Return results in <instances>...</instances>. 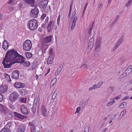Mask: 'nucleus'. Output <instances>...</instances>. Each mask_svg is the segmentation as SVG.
I'll list each match as a JSON object with an SVG mask.
<instances>
[{
    "mask_svg": "<svg viewBox=\"0 0 132 132\" xmlns=\"http://www.w3.org/2000/svg\"><path fill=\"white\" fill-rule=\"evenodd\" d=\"M56 80V78H54L53 79V80L52 81V82H53V81H54V82L53 83V84L52 85L53 86L54 85V84L55 83Z\"/></svg>",
    "mask_w": 132,
    "mask_h": 132,
    "instance_id": "52",
    "label": "nucleus"
},
{
    "mask_svg": "<svg viewBox=\"0 0 132 132\" xmlns=\"http://www.w3.org/2000/svg\"><path fill=\"white\" fill-rule=\"evenodd\" d=\"M5 78L6 80L8 81H11V80L10 79V76L6 73H5Z\"/></svg>",
    "mask_w": 132,
    "mask_h": 132,
    "instance_id": "30",
    "label": "nucleus"
},
{
    "mask_svg": "<svg viewBox=\"0 0 132 132\" xmlns=\"http://www.w3.org/2000/svg\"><path fill=\"white\" fill-rule=\"evenodd\" d=\"M11 131L10 129H8L4 127L1 130L0 132H11Z\"/></svg>",
    "mask_w": 132,
    "mask_h": 132,
    "instance_id": "28",
    "label": "nucleus"
},
{
    "mask_svg": "<svg viewBox=\"0 0 132 132\" xmlns=\"http://www.w3.org/2000/svg\"><path fill=\"white\" fill-rule=\"evenodd\" d=\"M88 101L87 100V102H86V101H82L80 103V105L82 107V108H84L88 102Z\"/></svg>",
    "mask_w": 132,
    "mask_h": 132,
    "instance_id": "25",
    "label": "nucleus"
},
{
    "mask_svg": "<svg viewBox=\"0 0 132 132\" xmlns=\"http://www.w3.org/2000/svg\"><path fill=\"white\" fill-rule=\"evenodd\" d=\"M126 110H124L123 111H122L121 113L120 114H122V116H123L126 113Z\"/></svg>",
    "mask_w": 132,
    "mask_h": 132,
    "instance_id": "51",
    "label": "nucleus"
},
{
    "mask_svg": "<svg viewBox=\"0 0 132 132\" xmlns=\"http://www.w3.org/2000/svg\"><path fill=\"white\" fill-rule=\"evenodd\" d=\"M60 18V15L59 14L58 16V18L57 19V24L58 25H59V23Z\"/></svg>",
    "mask_w": 132,
    "mask_h": 132,
    "instance_id": "44",
    "label": "nucleus"
},
{
    "mask_svg": "<svg viewBox=\"0 0 132 132\" xmlns=\"http://www.w3.org/2000/svg\"><path fill=\"white\" fill-rule=\"evenodd\" d=\"M31 132H37L36 131V130L35 128V126H33V127H31Z\"/></svg>",
    "mask_w": 132,
    "mask_h": 132,
    "instance_id": "36",
    "label": "nucleus"
},
{
    "mask_svg": "<svg viewBox=\"0 0 132 132\" xmlns=\"http://www.w3.org/2000/svg\"><path fill=\"white\" fill-rule=\"evenodd\" d=\"M94 38L92 37L89 40L88 44V47L87 48V51L89 52L92 48L94 43Z\"/></svg>",
    "mask_w": 132,
    "mask_h": 132,
    "instance_id": "6",
    "label": "nucleus"
},
{
    "mask_svg": "<svg viewBox=\"0 0 132 132\" xmlns=\"http://www.w3.org/2000/svg\"><path fill=\"white\" fill-rule=\"evenodd\" d=\"M61 71H59L57 69L55 72V75L56 76L58 75L60 73Z\"/></svg>",
    "mask_w": 132,
    "mask_h": 132,
    "instance_id": "49",
    "label": "nucleus"
},
{
    "mask_svg": "<svg viewBox=\"0 0 132 132\" xmlns=\"http://www.w3.org/2000/svg\"><path fill=\"white\" fill-rule=\"evenodd\" d=\"M77 16L75 17L74 18V19L73 20L72 23H76V21L77 20Z\"/></svg>",
    "mask_w": 132,
    "mask_h": 132,
    "instance_id": "50",
    "label": "nucleus"
},
{
    "mask_svg": "<svg viewBox=\"0 0 132 132\" xmlns=\"http://www.w3.org/2000/svg\"><path fill=\"white\" fill-rule=\"evenodd\" d=\"M52 36H50L44 37L43 39V42L45 43H47L51 41Z\"/></svg>",
    "mask_w": 132,
    "mask_h": 132,
    "instance_id": "13",
    "label": "nucleus"
},
{
    "mask_svg": "<svg viewBox=\"0 0 132 132\" xmlns=\"http://www.w3.org/2000/svg\"><path fill=\"white\" fill-rule=\"evenodd\" d=\"M25 127L23 125H20L18 129V132H24L25 130Z\"/></svg>",
    "mask_w": 132,
    "mask_h": 132,
    "instance_id": "22",
    "label": "nucleus"
},
{
    "mask_svg": "<svg viewBox=\"0 0 132 132\" xmlns=\"http://www.w3.org/2000/svg\"><path fill=\"white\" fill-rule=\"evenodd\" d=\"M40 110L42 114L44 117H46L47 116V111L44 105H42Z\"/></svg>",
    "mask_w": 132,
    "mask_h": 132,
    "instance_id": "11",
    "label": "nucleus"
},
{
    "mask_svg": "<svg viewBox=\"0 0 132 132\" xmlns=\"http://www.w3.org/2000/svg\"><path fill=\"white\" fill-rule=\"evenodd\" d=\"M37 104V101L36 99H35L34 102L33 104V106H34L35 107H36Z\"/></svg>",
    "mask_w": 132,
    "mask_h": 132,
    "instance_id": "39",
    "label": "nucleus"
},
{
    "mask_svg": "<svg viewBox=\"0 0 132 132\" xmlns=\"http://www.w3.org/2000/svg\"><path fill=\"white\" fill-rule=\"evenodd\" d=\"M53 49L52 48H51L49 50V54L50 55H52L53 54L52 51Z\"/></svg>",
    "mask_w": 132,
    "mask_h": 132,
    "instance_id": "58",
    "label": "nucleus"
},
{
    "mask_svg": "<svg viewBox=\"0 0 132 132\" xmlns=\"http://www.w3.org/2000/svg\"><path fill=\"white\" fill-rule=\"evenodd\" d=\"M47 24H46L45 23H43L42 24L41 26V27L43 28H45Z\"/></svg>",
    "mask_w": 132,
    "mask_h": 132,
    "instance_id": "62",
    "label": "nucleus"
},
{
    "mask_svg": "<svg viewBox=\"0 0 132 132\" xmlns=\"http://www.w3.org/2000/svg\"><path fill=\"white\" fill-rule=\"evenodd\" d=\"M16 0H10V1L7 2L8 4H13L15 2Z\"/></svg>",
    "mask_w": 132,
    "mask_h": 132,
    "instance_id": "40",
    "label": "nucleus"
},
{
    "mask_svg": "<svg viewBox=\"0 0 132 132\" xmlns=\"http://www.w3.org/2000/svg\"><path fill=\"white\" fill-rule=\"evenodd\" d=\"M71 10H70V11L68 15V18H70V17Z\"/></svg>",
    "mask_w": 132,
    "mask_h": 132,
    "instance_id": "61",
    "label": "nucleus"
},
{
    "mask_svg": "<svg viewBox=\"0 0 132 132\" xmlns=\"http://www.w3.org/2000/svg\"><path fill=\"white\" fill-rule=\"evenodd\" d=\"M3 99V96L2 94L0 93V102L2 101Z\"/></svg>",
    "mask_w": 132,
    "mask_h": 132,
    "instance_id": "54",
    "label": "nucleus"
},
{
    "mask_svg": "<svg viewBox=\"0 0 132 132\" xmlns=\"http://www.w3.org/2000/svg\"><path fill=\"white\" fill-rule=\"evenodd\" d=\"M24 61L23 60L21 59L20 57H18L16 59H15L14 60L12 61V62L10 64H9L10 65V68L11 67V65L13 64H14L17 63H22L24 62Z\"/></svg>",
    "mask_w": 132,
    "mask_h": 132,
    "instance_id": "8",
    "label": "nucleus"
},
{
    "mask_svg": "<svg viewBox=\"0 0 132 132\" xmlns=\"http://www.w3.org/2000/svg\"><path fill=\"white\" fill-rule=\"evenodd\" d=\"M28 27L31 30H33L37 28L38 24L37 21L34 19H30L28 21Z\"/></svg>",
    "mask_w": 132,
    "mask_h": 132,
    "instance_id": "2",
    "label": "nucleus"
},
{
    "mask_svg": "<svg viewBox=\"0 0 132 132\" xmlns=\"http://www.w3.org/2000/svg\"><path fill=\"white\" fill-rule=\"evenodd\" d=\"M89 127L86 126L84 129V132H88Z\"/></svg>",
    "mask_w": 132,
    "mask_h": 132,
    "instance_id": "43",
    "label": "nucleus"
},
{
    "mask_svg": "<svg viewBox=\"0 0 132 132\" xmlns=\"http://www.w3.org/2000/svg\"><path fill=\"white\" fill-rule=\"evenodd\" d=\"M19 72L18 70H15L13 71L11 74V77L12 78L17 79L19 78Z\"/></svg>",
    "mask_w": 132,
    "mask_h": 132,
    "instance_id": "10",
    "label": "nucleus"
},
{
    "mask_svg": "<svg viewBox=\"0 0 132 132\" xmlns=\"http://www.w3.org/2000/svg\"><path fill=\"white\" fill-rule=\"evenodd\" d=\"M80 68H84L85 69H87L88 68V66L86 64H83L81 65Z\"/></svg>",
    "mask_w": 132,
    "mask_h": 132,
    "instance_id": "33",
    "label": "nucleus"
},
{
    "mask_svg": "<svg viewBox=\"0 0 132 132\" xmlns=\"http://www.w3.org/2000/svg\"><path fill=\"white\" fill-rule=\"evenodd\" d=\"M48 0H43L41 2H40V4L42 6V7L43 8H45L46 7L48 3Z\"/></svg>",
    "mask_w": 132,
    "mask_h": 132,
    "instance_id": "20",
    "label": "nucleus"
},
{
    "mask_svg": "<svg viewBox=\"0 0 132 132\" xmlns=\"http://www.w3.org/2000/svg\"><path fill=\"white\" fill-rule=\"evenodd\" d=\"M116 20L114 19V20H113V22H112L111 24V26H114V24L116 23V22H117Z\"/></svg>",
    "mask_w": 132,
    "mask_h": 132,
    "instance_id": "55",
    "label": "nucleus"
},
{
    "mask_svg": "<svg viewBox=\"0 0 132 132\" xmlns=\"http://www.w3.org/2000/svg\"><path fill=\"white\" fill-rule=\"evenodd\" d=\"M39 11L38 8L35 7L34 9L31 10L30 12V15L32 17L36 18L38 16Z\"/></svg>",
    "mask_w": 132,
    "mask_h": 132,
    "instance_id": "7",
    "label": "nucleus"
},
{
    "mask_svg": "<svg viewBox=\"0 0 132 132\" xmlns=\"http://www.w3.org/2000/svg\"><path fill=\"white\" fill-rule=\"evenodd\" d=\"M20 92L22 95H24L26 94L27 91L25 88H22L20 90Z\"/></svg>",
    "mask_w": 132,
    "mask_h": 132,
    "instance_id": "23",
    "label": "nucleus"
},
{
    "mask_svg": "<svg viewBox=\"0 0 132 132\" xmlns=\"http://www.w3.org/2000/svg\"><path fill=\"white\" fill-rule=\"evenodd\" d=\"M18 57H20L21 59H22V60H24L25 59V58L24 57H23V56H22L21 55H20L19 54V56Z\"/></svg>",
    "mask_w": 132,
    "mask_h": 132,
    "instance_id": "59",
    "label": "nucleus"
},
{
    "mask_svg": "<svg viewBox=\"0 0 132 132\" xmlns=\"http://www.w3.org/2000/svg\"><path fill=\"white\" fill-rule=\"evenodd\" d=\"M20 108L21 110V112L23 114H25V115H27L28 114V111L26 107L24 105H22Z\"/></svg>",
    "mask_w": 132,
    "mask_h": 132,
    "instance_id": "12",
    "label": "nucleus"
},
{
    "mask_svg": "<svg viewBox=\"0 0 132 132\" xmlns=\"http://www.w3.org/2000/svg\"><path fill=\"white\" fill-rule=\"evenodd\" d=\"M54 59L53 57L49 56L47 60V63L48 64H51L53 63V60Z\"/></svg>",
    "mask_w": 132,
    "mask_h": 132,
    "instance_id": "24",
    "label": "nucleus"
},
{
    "mask_svg": "<svg viewBox=\"0 0 132 132\" xmlns=\"http://www.w3.org/2000/svg\"><path fill=\"white\" fill-rule=\"evenodd\" d=\"M26 5V4L24 2H20L18 5L19 10H21V9L25 7Z\"/></svg>",
    "mask_w": 132,
    "mask_h": 132,
    "instance_id": "19",
    "label": "nucleus"
},
{
    "mask_svg": "<svg viewBox=\"0 0 132 132\" xmlns=\"http://www.w3.org/2000/svg\"><path fill=\"white\" fill-rule=\"evenodd\" d=\"M32 46L31 42L29 40H26L23 43V50L26 51H29L31 49Z\"/></svg>",
    "mask_w": 132,
    "mask_h": 132,
    "instance_id": "3",
    "label": "nucleus"
},
{
    "mask_svg": "<svg viewBox=\"0 0 132 132\" xmlns=\"http://www.w3.org/2000/svg\"><path fill=\"white\" fill-rule=\"evenodd\" d=\"M119 47V46L117 45V44H116L114 48L115 50H116Z\"/></svg>",
    "mask_w": 132,
    "mask_h": 132,
    "instance_id": "64",
    "label": "nucleus"
},
{
    "mask_svg": "<svg viewBox=\"0 0 132 132\" xmlns=\"http://www.w3.org/2000/svg\"><path fill=\"white\" fill-rule=\"evenodd\" d=\"M101 38L100 37L97 40L95 45V50L100 47L101 46Z\"/></svg>",
    "mask_w": 132,
    "mask_h": 132,
    "instance_id": "15",
    "label": "nucleus"
},
{
    "mask_svg": "<svg viewBox=\"0 0 132 132\" xmlns=\"http://www.w3.org/2000/svg\"><path fill=\"white\" fill-rule=\"evenodd\" d=\"M26 98L22 97L20 98V101L21 103H25L26 102Z\"/></svg>",
    "mask_w": 132,
    "mask_h": 132,
    "instance_id": "34",
    "label": "nucleus"
},
{
    "mask_svg": "<svg viewBox=\"0 0 132 132\" xmlns=\"http://www.w3.org/2000/svg\"><path fill=\"white\" fill-rule=\"evenodd\" d=\"M121 97V95H119V96H117L116 97L113 98V99L114 100H115L116 99L118 100Z\"/></svg>",
    "mask_w": 132,
    "mask_h": 132,
    "instance_id": "47",
    "label": "nucleus"
},
{
    "mask_svg": "<svg viewBox=\"0 0 132 132\" xmlns=\"http://www.w3.org/2000/svg\"><path fill=\"white\" fill-rule=\"evenodd\" d=\"M25 55L26 57L28 58H30L32 56V54L29 52H26L25 53Z\"/></svg>",
    "mask_w": 132,
    "mask_h": 132,
    "instance_id": "29",
    "label": "nucleus"
},
{
    "mask_svg": "<svg viewBox=\"0 0 132 132\" xmlns=\"http://www.w3.org/2000/svg\"><path fill=\"white\" fill-rule=\"evenodd\" d=\"M29 125L31 126V127H33V126H35L34 125L33 123L32 122H30L29 123Z\"/></svg>",
    "mask_w": 132,
    "mask_h": 132,
    "instance_id": "53",
    "label": "nucleus"
},
{
    "mask_svg": "<svg viewBox=\"0 0 132 132\" xmlns=\"http://www.w3.org/2000/svg\"><path fill=\"white\" fill-rule=\"evenodd\" d=\"M132 3V0H129L128 2L125 5L127 7H128Z\"/></svg>",
    "mask_w": 132,
    "mask_h": 132,
    "instance_id": "37",
    "label": "nucleus"
},
{
    "mask_svg": "<svg viewBox=\"0 0 132 132\" xmlns=\"http://www.w3.org/2000/svg\"><path fill=\"white\" fill-rule=\"evenodd\" d=\"M24 86V84L19 82H16L14 84L15 87L18 88L23 87Z\"/></svg>",
    "mask_w": 132,
    "mask_h": 132,
    "instance_id": "21",
    "label": "nucleus"
},
{
    "mask_svg": "<svg viewBox=\"0 0 132 132\" xmlns=\"http://www.w3.org/2000/svg\"><path fill=\"white\" fill-rule=\"evenodd\" d=\"M48 20L49 17L48 16H47L45 19V23L47 24V23H48Z\"/></svg>",
    "mask_w": 132,
    "mask_h": 132,
    "instance_id": "56",
    "label": "nucleus"
},
{
    "mask_svg": "<svg viewBox=\"0 0 132 132\" xmlns=\"http://www.w3.org/2000/svg\"><path fill=\"white\" fill-rule=\"evenodd\" d=\"M3 14H0V20L3 19Z\"/></svg>",
    "mask_w": 132,
    "mask_h": 132,
    "instance_id": "60",
    "label": "nucleus"
},
{
    "mask_svg": "<svg viewBox=\"0 0 132 132\" xmlns=\"http://www.w3.org/2000/svg\"><path fill=\"white\" fill-rule=\"evenodd\" d=\"M57 91L56 90L55 91H54L52 96V99L54 100L55 98L56 97V94L57 93Z\"/></svg>",
    "mask_w": 132,
    "mask_h": 132,
    "instance_id": "32",
    "label": "nucleus"
},
{
    "mask_svg": "<svg viewBox=\"0 0 132 132\" xmlns=\"http://www.w3.org/2000/svg\"><path fill=\"white\" fill-rule=\"evenodd\" d=\"M14 113L15 117L18 118H19L21 119H23L24 118H26V117L23 116L20 114H19L16 112H14Z\"/></svg>",
    "mask_w": 132,
    "mask_h": 132,
    "instance_id": "16",
    "label": "nucleus"
},
{
    "mask_svg": "<svg viewBox=\"0 0 132 132\" xmlns=\"http://www.w3.org/2000/svg\"><path fill=\"white\" fill-rule=\"evenodd\" d=\"M124 38V36L122 35L121 37L119 39L118 41L122 43L123 41Z\"/></svg>",
    "mask_w": 132,
    "mask_h": 132,
    "instance_id": "35",
    "label": "nucleus"
},
{
    "mask_svg": "<svg viewBox=\"0 0 132 132\" xmlns=\"http://www.w3.org/2000/svg\"><path fill=\"white\" fill-rule=\"evenodd\" d=\"M12 122L11 121H10L8 122L7 124L4 127L8 129H10L11 126Z\"/></svg>",
    "mask_w": 132,
    "mask_h": 132,
    "instance_id": "27",
    "label": "nucleus"
},
{
    "mask_svg": "<svg viewBox=\"0 0 132 132\" xmlns=\"http://www.w3.org/2000/svg\"><path fill=\"white\" fill-rule=\"evenodd\" d=\"M46 16V15L45 14H42L41 17V18L42 19L41 20H43L45 18Z\"/></svg>",
    "mask_w": 132,
    "mask_h": 132,
    "instance_id": "46",
    "label": "nucleus"
},
{
    "mask_svg": "<svg viewBox=\"0 0 132 132\" xmlns=\"http://www.w3.org/2000/svg\"><path fill=\"white\" fill-rule=\"evenodd\" d=\"M36 107H35L34 106H32V108L31 110L32 112L33 113H35L36 112Z\"/></svg>",
    "mask_w": 132,
    "mask_h": 132,
    "instance_id": "42",
    "label": "nucleus"
},
{
    "mask_svg": "<svg viewBox=\"0 0 132 132\" xmlns=\"http://www.w3.org/2000/svg\"><path fill=\"white\" fill-rule=\"evenodd\" d=\"M64 63H62L58 67L57 69L59 71H61L62 70L63 67L64 66Z\"/></svg>",
    "mask_w": 132,
    "mask_h": 132,
    "instance_id": "31",
    "label": "nucleus"
},
{
    "mask_svg": "<svg viewBox=\"0 0 132 132\" xmlns=\"http://www.w3.org/2000/svg\"><path fill=\"white\" fill-rule=\"evenodd\" d=\"M132 70V66L130 65L124 71L123 73L120 76V78H122L128 75L131 72Z\"/></svg>",
    "mask_w": 132,
    "mask_h": 132,
    "instance_id": "5",
    "label": "nucleus"
},
{
    "mask_svg": "<svg viewBox=\"0 0 132 132\" xmlns=\"http://www.w3.org/2000/svg\"><path fill=\"white\" fill-rule=\"evenodd\" d=\"M7 90V87L6 85L3 86H0V92L4 93L6 92Z\"/></svg>",
    "mask_w": 132,
    "mask_h": 132,
    "instance_id": "18",
    "label": "nucleus"
},
{
    "mask_svg": "<svg viewBox=\"0 0 132 132\" xmlns=\"http://www.w3.org/2000/svg\"><path fill=\"white\" fill-rule=\"evenodd\" d=\"M92 87L94 89L98 88L97 87V86L96 85V84H95L94 85H93Z\"/></svg>",
    "mask_w": 132,
    "mask_h": 132,
    "instance_id": "63",
    "label": "nucleus"
},
{
    "mask_svg": "<svg viewBox=\"0 0 132 132\" xmlns=\"http://www.w3.org/2000/svg\"><path fill=\"white\" fill-rule=\"evenodd\" d=\"M76 13V11H75L72 13V15L71 16V17L70 18V19H71L72 18V17H73L75 15Z\"/></svg>",
    "mask_w": 132,
    "mask_h": 132,
    "instance_id": "48",
    "label": "nucleus"
},
{
    "mask_svg": "<svg viewBox=\"0 0 132 132\" xmlns=\"http://www.w3.org/2000/svg\"><path fill=\"white\" fill-rule=\"evenodd\" d=\"M19 95L16 91H14L9 95V99L10 101L13 103L17 100L19 98Z\"/></svg>",
    "mask_w": 132,
    "mask_h": 132,
    "instance_id": "4",
    "label": "nucleus"
},
{
    "mask_svg": "<svg viewBox=\"0 0 132 132\" xmlns=\"http://www.w3.org/2000/svg\"><path fill=\"white\" fill-rule=\"evenodd\" d=\"M19 54L14 49L9 50L3 59L2 62L4 68H10V64L12 61L16 59L19 56Z\"/></svg>",
    "mask_w": 132,
    "mask_h": 132,
    "instance_id": "1",
    "label": "nucleus"
},
{
    "mask_svg": "<svg viewBox=\"0 0 132 132\" xmlns=\"http://www.w3.org/2000/svg\"><path fill=\"white\" fill-rule=\"evenodd\" d=\"M127 102H123L120 105L119 107H121L120 108L121 109L124 108L127 106Z\"/></svg>",
    "mask_w": 132,
    "mask_h": 132,
    "instance_id": "26",
    "label": "nucleus"
},
{
    "mask_svg": "<svg viewBox=\"0 0 132 132\" xmlns=\"http://www.w3.org/2000/svg\"><path fill=\"white\" fill-rule=\"evenodd\" d=\"M9 47V43L6 40H4L2 44V47L4 50H6Z\"/></svg>",
    "mask_w": 132,
    "mask_h": 132,
    "instance_id": "14",
    "label": "nucleus"
},
{
    "mask_svg": "<svg viewBox=\"0 0 132 132\" xmlns=\"http://www.w3.org/2000/svg\"><path fill=\"white\" fill-rule=\"evenodd\" d=\"M54 24V22L53 21L50 22L47 26V32H49L53 29Z\"/></svg>",
    "mask_w": 132,
    "mask_h": 132,
    "instance_id": "9",
    "label": "nucleus"
},
{
    "mask_svg": "<svg viewBox=\"0 0 132 132\" xmlns=\"http://www.w3.org/2000/svg\"><path fill=\"white\" fill-rule=\"evenodd\" d=\"M103 83V81H101L98 82V84H96L97 86V87L98 88H100Z\"/></svg>",
    "mask_w": 132,
    "mask_h": 132,
    "instance_id": "38",
    "label": "nucleus"
},
{
    "mask_svg": "<svg viewBox=\"0 0 132 132\" xmlns=\"http://www.w3.org/2000/svg\"><path fill=\"white\" fill-rule=\"evenodd\" d=\"M25 2L29 4L30 5V6L33 7L35 6L34 3L35 1L34 0H24Z\"/></svg>",
    "mask_w": 132,
    "mask_h": 132,
    "instance_id": "17",
    "label": "nucleus"
},
{
    "mask_svg": "<svg viewBox=\"0 0 132 132\" xmlns=\"http://www.w3.org/2000/svg\"><path fill=\"white\" fill-rule=\"evenodd\" d=\"M80 110V107H78L76 109V111L75 113L76 114L77 113H78Z\"/></svg>",
    "mask_w": 132,
    "mask_h": 132,
    "instance_id": "45",
    "label": "nucleus"
},
{
    "mask_svg": "<svg viewBox=\"0 0 132 132\" xmlns=\"http://www.w3.org/2000/svg\"><path fill=\"white\" fill-rule=\"evenodd\" d=\"M23 63H24V64H25V66H28L30 65V62L28 61H27L25 62L24 61V62Z\"/></svg>",
    "mask_w": 132,
    "mask_h": 132,
    "instance_id": "41",
    "label": "nucleus"
},
{
    "mask_svg": "<svg viewBox=\"0 0 132 132\" xmlns=\"http://www.w3.org/2000/svg\"><path fill=\"white\" fill-rule=\"evenodd\" d=\"M75 24L76 23H72V25L71 28V30H73V29L75 25Z\"/></svg>",
    "mask_w": 132,
    "mask_h": 132,
    "instance_id": "57",
    "label": "nucleus"
}]
</instances>
